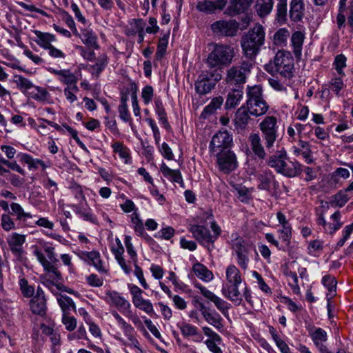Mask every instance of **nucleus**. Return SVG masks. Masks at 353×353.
Wrapping results in <instances>:
<instances>
[{"label":"nucleus","mask_w":353,"mask_h":353,"mask_svg":"<svg viewBox=\"0 0 353 353\" xmlns=\"http://www.w3.org/2000/svg\"><path fill=\"white\" fill-rule=\"evenodd\" d=\"M192 272L201 281L209 283L214 279V274L205 265L196 261L192 265Z\"/></svg>","instance_id":"obj_32"},{"label":"nucleus","mask_w":353,"mask_h":353,"mask_svg":"<svg viewBox=\"0 0 353 353\" xmlns=\"http://www.w3.org/2000/svg\"><path fill=\"white\" fill-rule=\"evenodd\" d=\"M28 95L40 102H48L50 97V93L46 89L35 85L28 92Z\"/></svg>","instance_id":"obj_44"},{"label":"nucleus","mask_w":353,"mask_h":353,"mask_svg":"<svg viewBox=\"0 0 353 353\" xmlns=\"http://www.w3.org/2000/svg\"><path fill=\"white\" fill-rule=\"evenodd\" d=\"M225 5V0L204 1L199 2L196 8L201 12H212L216 10H222Z\"/></svg>","instance_id":"obj_36"},{"label":"nucleus","mask_w":353,"mask_h":353,"mask_svg":"<svg viewBox=\"0 0 353 353\" xmlns=\"http://www.w3.org/2000/svg\"><path fill=\"white\" fill-rule=\"evenodd\" d=\"M268 165L277 172L288 177L297 176L302 171L301 165L296 161L290 160L285 150L278 151L270 157Z\"/></svg>","instance_id":"obj_5"},{"label":"nucleus","mask_w":353,"mask_h":353,"mask_svg":"<svg viewBox=\"0 0 353 353\" xmlns=\"http://www.w3.org/2000/svg\"><path fill=\"white\" fill-rule=\"evenodd\" d=\"M119 112L121 119L124 122L131 121V116L126 103V98L123 97L121 99V103L119 106Z\"/></svg>","instance_id":"obj_63"},{"label":"nucleus","mask_w":353,"mask_h":353,"mask_svg":"<svg viewBox=\"0 0 353 353\" xmlns=\"http://www.w3.org/2000/svg\"><path fill=\"white\" fill-rule=\"evenodd\" d=\"M81 39L82 42L88 47H92L94 49L99 48V46L97 43V37L91 30H83L82 31Z\"/></svg>","instance_id":"obj_48"},{"label":"nucleus","mask_w":353,"mask_h":353,"mask_svg":"<svg viewBox=\"0 0 353 353\" xmlns=\"http://www.w3.org/2000/svg\"><path fill=\"white\" fill-rule=\"evenodd\" d=\"M275 71L284 77H290L293 69V59L290 52L279 50L274 57Z\"/></svg>","instance_id":"obj_13"},{"label":"nucleus","mask_w":353,"mask_h":353,"mask_svg":"<svg viewBox=\"0 0 353 353\" xmlns=\"http://www.w3.org/2000/svg\"><path fill=\"white\" fill-rule=\"evenodd\" d=\"M124 244L126 248L128 254L129 255L130 260V264L132 263L138 262V256L137 251L132 243V238L130 235H125L124 236Z\"/></svg>","instance_id":"obj_53"},{"label":"nucleus","mask_w":353,"mask_h":353,"mask_svg":"<svg viewBox=\"0 0 353 353\" xmlns=\"http://www.w3.org/2000/svg\"><path fill=\"white\" fill-rule=\"evenodd\" d=\"M160 171L163 176L170 181L179 183L181 185H183V177L179 170H172L163 162L160 165Z\"/></svg>","instance_id":"obj_35"},{"label":"nucleus","mask_w":353,"mask_h":353,"mask_svg":"<svg viewBox=\"0 0 353 353\" xmlns=\"http://www.w3.org/2000/svg\"><path fill=\"white\" fill-rule=\"evenodd\" d=\"M111 148L114 154L125 164L130 165L132 163V157L130 149L121 141L112 143Z\"/></svg>","instance_id":"obj_27"},{"label":"nucleus","mask_w":353,"mask_h":353,"mask_svg":"<svg viewBox=\"0 0 353 353\" xmlns=\"http://www.w3.org/2000/svg\"><path fill=\"white\" fill-rule=\"evenodd\" d=\"M230 243L233 255L236 256V263L243 270H246L248 268L249 254L252 250V245L237 233L232 234Z\"/></svg>","instance_id":"obj_8"},{"label":"nucleus","mask_w":353,"mask_h":353,"mask_svg":"<svg viewBox=\"0 0 353 353\" xmlns=\"http://www.w3.org/2000/svg\"><path fill=\"white\" fill-rule=\"evenodd\" d=\"M103 299L110 305L117 307L126 317L130 316L131 304L120 292L108 290Z\"/></svg>","instance_id":"obj_11"},{"label":"nucleus","mask_w":353,"mask_h":353,"mask_svg":"<svg viewBox=\"0 0 353 353\" xmlns=\"http://www.w3.org/2000/svg\"><path fill=\"white\" fill-rule=\"evenodd\" d=\"M248 72L246 67L242 65L232 67L228 71L226 81L230 83H243Z\"/></svg>","instance_id":"obj_29"},{"label":"nucleus","mask_w":353,"mask_h":353,"mask_svg":"<svg viewBox=\"0 0 353 353\" xmlns=\"http://www.w3.org/2000/svg\"><path fill=\"white\" fill-rule=\"evenodd\" d=\"M323 249V241L316 239L309 242L307 246L308 254L313 256H319Z\"/></svg>","instance_id":"obj_60"},{"label":"nucleus","mask_w":353,"mask_h":353,"mask_svg":"<svg viewBox=\"0 0 353 353\" xmlns=\"http://www.w3.org/2000/svg\"><path fill=\"white\" fill-rule=\"evenodd\" d=\"M111 314L115 319L116 325L111 326L110 335L121 345L142 352L135 329L118 312L113 310Z\"/></svg>","instance_id":"obj_3"},{"label":"nucleus","mask_w":353,"mask_h":353,"mask_svg":"<svg viewBox=\"0 0 353 353\" xmlns=\"http://www.w3.org/2000/svg\"><path fill=\"white\" fill-rule=\"evenodd\" d=\"M57 299L61 308L63 314H68L71 310H75V304L70 297L66 295L59 294Z\"/></svg>","instance_id":"obj_47"},{"label":"nucleus","mask_w":353,"mask_h":353,"mask_svg":"<svg viewBox=\"0 0 353 353\" xmlns=\"http://www.w3.org/2000/svg\"><path fill=\"white\" fill-rule=\"evenodd\" d=\"M243 276L240 270L234 264H230L225 268V283L221 288L223 296L230 301L235 305H241L243 299L250 304H252L251 289L245 283L243 292L239 286L243 281Z\"/></svg>","instance_id":"obj_2"},{"label":"nucleus","mask_w":353,"mask_h":353,"mask_svg":"<svg viewBox=\"0 0 353 353\" xmlns=\"http://www.w3.org/2000/svg\"><path fill=\"white\" fill-rule=\"evenodd\" d=\"M232 145V137L227 131H220L211 140L210 149L213 154L229 150Z\"/></svg>","instance_id":"obj_14"},{"label":"nucleus","mask_w":353,"mask_h":353,"mask_svg":"<svg viewBox=\"0 0 353 353\" xmlns=\"http://www.w3.org/2000/svg\"><path fill=\"white\" fill-rule=\"evenodd\" d=\"M39 243L43 247L45 254L37 245H32L31 250L37 261L42 265L46 273L41 276V279L44 285H46L53 294H57L60 290L59 285L56 284L54 281L60 279L61 273L56 267L57 261L54 248L51 243L40 240Z\"/></svg>","instance_id":"obj_1"},{"label":"nucleus","mask_w":353,"mask_h":353,"mask_svg":"<svg viewBox=\"0 0 353 353\" xmlns=\"http://www.w3.org/2000/svg\"><path fill=\"white\" fill-rule=\"evenodd\" d=\"M249 140L252 150L260 159H264L265 157V152L261 144V140L258 134H252Z\"/></svg>","instance_id":"obj_43"},{"label":"nucleus","mask_w":353,"mask_h":353,"mask_svg":"<svg viewBox=\"0 0 353 353\" xmlns=\"http://www.w3.org/2000/svg\"><path fill=\"white\" fill-rule=\"evenodd\" d=\"M14 78L17 87L23 92L28 94V90L34 86L31 81L21 75H15Z\"/></svg>","instance_id":"obj_61"},{"label":"nucleus","mask_w":353,"mask_h":353,"mask_svg":"<svg viewBox=\"0 0 353 353\" xmlns=\"http://www.w3.org/2000/svg\"><path fill=\"white\" fill-rule=\"evenodd\" d=\"M265 32L260 25H255L241 39V46L245 56L250 59L254 58L260 52L265 43Z\"/></svg>","instance_id":"obj_4"},{"label":"nucleus","mask_w":353,"mask_h":353,"mask_svg":"<svg viewBox=\"0 0 353 353\" xmlns=\"http://www.w3.org/2000/svg\"><path fill=\"white\" fill-rule=\"evenodd\" d=\"M131 227L138 236H143L145 234L144 224L141 219L139 211L130 216Z\"/></svg>","instance_id":"obj_45"},{"label":"nucleus","mask_w":353,"mask_h":353,"mask_svg":"<svg viewBox=\"0 0 353 353\" xmlns=\"http://www.w3.org/2000/svg\"><path fill=\"white\" fill-rule=\"evenodd\" d=\"M170 33L168 32L163 35L159 41L156 57L157 59H161L165 53L167 46L168 44Z\"/></svg>","instance_id":"obj_62"},{"label":"nucleus","mask_w":353,"mask_h":353,"mask_svg":"<svg viewBox=\"0 0 353 353\" xmlns=\"http://www.w3.org/2000/svg\"><path fill=\"white\" fill-rule=\"evenodd\" d=\"M246 107L251 116L261 117L269 110V105L263 96V90L260 85L248 87Z\"/></svg>","instance_id":"obj_6"},{"label":"nucleus","mask_w":353,"mask_h":353,"mask_svg":"<svg viewBox=\"0 0 353 353\" xmlns=\"http://www.w3.org/2000/svg\"><path fill=\"white\" fill-rule=\"evenodd\" d=\"M305 37V32L301 30L295 31L292 34L291 43L293 48V52L297 59H299L302 54V47Z\"/></svg>","instance_id":"obj_34"},{"label":"nucleus","mask_w":353,"mask_h":353,"mask_svg":"<svg viewBox=\"0 0 353 353\" xmlns=\"http://www.w3.org/2000/svg\"><path fill=\"white\" fill-rule=\"evenodd\" d=\"M239 28V23L234 19L219 20L211 25L214 34L225 37H234Z\"/></svg>","instance_id":"obj_15"},{"label":"nucleus","mask_w":353,"mask_h":353,"mask_svg":"<svg viewBox=\"0 0 353 353\" xmlns=\"http://www.w3.org/2000/svg\"><path fill=\"white\" fill-rule=\"evenodd\" d=\"M201 314L207 323L218 330L223 328V319L216 311H210L202 306Z\"/></svg>","instance_id":"obj_31"},{"label":"nucleus","mask_w":353,"mask_h":353,"mask_svg":"<svg viewBox=\"0 0 353 353\" xmlns=\"http://www.w3.org/2000/svg\"><path fill=\"white\" fill-rule=\"evenodd\" d=\"M259 184L258 188L263 190H268L274 183V177L270 170H261L256 175Z\"/></svg>","instance_id":"obj_33"},{"label":"nucleus","mask_w":353,"mask_h":353,"mask_svg":"<svg viewBox=\"0 0 353 353\" xmlns=\"http://www.w3.org/2000/svg\"><path fill=\"white\" fill-rule=\"evenodd\" d=\"M52 72L57 76L58 80L68 85H77V78L68 70H52Z\"/></svg>","instance_id":"obj_39"},{"label":"nucleus","mask_w":353,"mask_h":353,"mask_svg":"<svg viewBox=\"0 0 353 353\" xmlns=\"http://www.w3.org/2000/svg\"><path fill=\"white\" fill-rule=\"evenodd\" d=\"M243 94L241 89H234L229 92L225 102V108L231 109L236 107L243 99Z\"/></svg>","instance_id":"obj_46"},{"label":"nucleus","mask_w":353,"mask_h":353,"mask_svg":"<svg viewBox=\"0 0 353 353\" xmlns=\"http://www.w3.org/2000/svg\"><path fill=\"white\" fill-rule=\"evenodd\" d=\"M203 334L208 337L204 341L208 350L212 353H223L220 345L222 344L221 337L210 327L204 326L202 327Z\"/></svg>","instance_id":"obj_21"},{"label":"nucleus","mask_w":353,"mask_h":353,"mask_svg":"<svg viewBox=\"0 0 353 353\" xmlns=\"http://www.w3.org/2000/svg\"><path fill=\"white\" fill-rule=\"evenodd\" d=\"M234 57V50L231 46L217 43L209 54L207 63L211 68H222L230 65Z\"/></svg>","instance_id":"obj_7"},{"label":"nucleus","mask_w":353,"mask_h":353,"mask_svg":"<svg viewBox=\"0 0 353 353\" xmlns=\"http://www.w3.org/2000/svg\"><path fill=\"white\" fill-rule=\"evenodd\" d=\"M177 327L180 330L181 334L184 337H192L193 341L196 343H201L203 340L202 334L200 333L199 329L195 325L181 321L177 323Z\"/></svg>","instance_id":"obj_23"},{"label":"nucleus","mask_w":353,"mask_h":353,"mask_svg":"<svg viewBox=\"0 0 353 353\" xmlns=\"http://www.w3.org/2000/svg\"><path fill=\"white\" fill-rule=\"evenodd\" d=\"M259 129L262 132L267 148H271L277 138V119L274 116H268L259 123Z\"/></svg>","instance_id":"obj_10"},{"label":"nucleus","mask_w":353,"mask_h":353,"mask_svg":"<svg viewBox=\"0 0 353 353\" xmlns=\"http://www.w3.org/2000/svg\"><path fill=\"white\" fill-rule=\"evenodd\" d=\"M12 214L17 216V220L26 221L28 219H32L33 216L24 211L22 206L17 203H12L10 205Z\"/></svg>","instance_id":"obj_52"},{"label":"nucleus","mask_w":353,"mask_h":353,"mask_svg":"<svg viewBox=\"0 0 353 353\" xmlns=\"http://www.w3.org/2000/svg\"><path fill=\"white\" fill-rule=\"evenodd\" d=\"M196 288L199 290L201 294L208 300L212 302L216 307L223 314L224 316H228V311L231 307V305L216 296L214 292L207 289L205 287L199 283L194 284Z\"/></svg>","instance_id":"obj_17"},{"label":"nucleus","mask_w":353,"mask_h":353,"mask_svg":"<svg viewBox=\"0 0 353 353\" xmlns=\"http://www.w3.org/2000/svg\"><path fill=\"white\" fill-rule=\"evenodd\" d=\"M77 254L81 260L85 261L89 265H93L98 272L103 273H106L108 272L106 267L101 259V255L99 252L95 250L90 252L81 250L79 251Z\"/></svg>","instance_id":"obj_20"},{"label":"nucleus","mask_w":353,"mask_h":353,"mask_svg":"<svg viewBox=\"0 0 353 353\" xmlns=\"http://www.w3.org/2000/svg\"><path fill=\"white\" fill-rule=\"evenodd\" d=\"M310 337L315 345L325 343L327 339L326 332L320 327H314L309 331Z\"/></svg>","instance_id":"obj_49"},{"label":"nucleus","mask_w":353,"mask_h":353,"mask_svg":"<svg viewBox=\"0 0 353 353\" xmlns=\"http://www.w3.org/2000/svg\"><path fill=\"white\" fill-rule=\"evenodd\" d=\"M287 0H279L276 6V20L279 24L285 23L287 16Z\"/></svg>","instance_id":"obj_58"},{"label":"nucleus","mask_w":353,"mask_h":353,"mask_svg":"<svg viewBox=\"0 0 353 353\" xmlns=\"http://www.w3.org/2000/svg\"><path fill=\"white\" fill-rule=\"evenodd\" d=\"M18 157L21 162L28 165L30 170H36L39 167H41L43 170L47 168L43 161L39 159H34L32 156L26 153L20 152L18 154Z\"/></svg>","instance_id":"obj_38"},{"label":"nucleus","mask_w":353,"mask_h":353,"mask_svg":"<svg viewBox=\"0 0 353 353\" xmlns=\"http://www.w3.org/2000/svg\"><path fill=\"white\" fill-rule=\"evenodd\" d=\"M341 214L339 211H336L332 214L330 219L334 221V223H328L327 230L331 234L341 228L343 223L341 221Z\"/></svg>","instance_id":"obj_59"},{"label":"nucleus","mask_w":353,"mask_h":353,"mask_svg":"<svg viewBox=\"0 0 353 353\" xmlns=\"http://www.w3.org/2000/svg\"><path fill=\"white\" fill-rule=\"evenodd\" d=\"M141 99L145 105L150 103L154 96V88L151 85H145L141 90Z\"/></svg>","instance_id":"obj_64"},{"label":"nucleus","mask_w":353,"mask_h":353,"mask_svg":"<svg viewBox=\"0 0 353 353\" xmlns=\"http://www.w3.org/2000/svg\"><path fill=\"white\" fill-rule=\"evenodd\" d=\"M353 15V0H340L339 3V12L336 16V23L339 28L344 26L346 16L352 19Z\"/></svg>","instance_id":"obj_26"},{"label":"nucleus","mask_w":353,"mask_h":353,"mask_svg":"<svg viewBox=\"0 0 353 353\" xmlns=\"http://www.w3.org/2000/svg\"><path fill=\"white\" fill-rule=\"evenodd\" d=\"M221 79L220 73L214 74L208 71H203L195 82V88L200 94H205L211 91L215 83Z\"/></svg>","instance_id":"obj_12"},{"label":"nucleus","mask_w":353,"mask_h":353,"mask_svg":"<svg viewBox=\"0 0 353 353\" xmlns=\"http://www.w3.org/2000/svg\"><path fill=\"white\" fill-rule=\"evenodd\" d=\"M72 210L74 213L83 221L92 223H97V217L94 214L92 210L88 205L87 201L73 205Z\"/></svg>","instance_id":"obj_25"},{"label":"nucleus","mask_w":353,"mask_h":353,"mask_svg":"<svg viewBox=\"0 0 353 353\" xmlns=\"http://www.w3.org/2000/svg\"><path fill=\"white\" fill-rule=\"evenodd\" d=\"M304 3L302 0H292L290 2V17L294 21H300L303 15Z\"/></svg>","instance_id":"obj_42"},{"label":"nucleus","mask_w":353,"mask_h":353,"mask_svg":"<svg viewBox=\"0 0 353 353\" xmlns=\"http://www.w3.org/2000/svg\"><path fill=\"white\" fill-rule=\"evenodd\" d=\"M26 241V236L16 232L12 233L7 238V242L12 252L17 256H21L23 253L22 245Z\"/></svg>","instance_id":"obj_28"},{"label":"nucleus","mask_w":353,"mask_h":353,"mask_svg":"<svg viewBox=\"0 0 353 353\" xmlns=\"http://www.w3.org/2000/svg\"><path fill=\"white\" fill-rule=\"evenodd\" d=\"M250 115L248 111V108L241 106L235 115V125L241 129H245L250 121Z\"/></svg>","instance_id":"obj_41"},{"label":"nucleus","mask_w":353,"mask_h":353,"mask_svg":"<svg viewBox=\"0 0 353 353\" xmlns=\"http://www.w3.org/2000/svg\"><path fill=\"white\" fill-rule=\"evenodd\" d=\"M304 129L305 125L299 123H295L289 125L287 129L289 141L291 142L295 141L297 134H301Z\"/></svg>","instance_id":"obj_57"},{"label":"nucleus","mask_w":353,"mask_h":353,"mask_svg":"<svg viewBox=\"0 0 353 353\" xmlns=\"http://www.w3.org/2000/svg\"><path fill=\"white\" fill-rule=\"evenodd\" d=\"M189 231L192 233L193 237L203 246L208 250L214 248V241L210 230L201 225H192Z\"/></svg>","instance_id":"obj_16"},{"label":"nucleus","mask_w":353,"mask_h":353,"mask_svg":"<svg viewBox=\"0 0 353 353\" xmlns=\"http://www.w3.org/2000/svg\"><path fill=\"white\" fill-rule=\"evenodd\" d=\"M110 250L123 272L130 274L132 271L130 261H127L124 258V247L118 237L115 238V243L110 245Z\"/></svg>","instance_id":"obj_18"},{"label":"nucleus","mask_w":353,"mask_h":353,"mask_svg":"<svg viewBox=\"0 0 353 353\" xmlns=\"http://www.w3.org/2000/svg\"><path fill=\"white\" fill-rule=\"evenodd\" d=\"M351 199V196L345 190L340 191L333 196V200L331 201V205L334 207L341 208Z\"/></svg>","instance_id":"obj_56"},{"label":"nucleus","mask_w":353,"mask_h":353,"mask_svg":"<svg viewBox=\"0 0 353 353\" xmlns=\"http://www.w3.org/2000/svg\"><path fill=\"white\" fill-rule=\"evenodd\" d=\"M32 32L36 36L34 42L44 50H47L52 46V43L56 41L55 35L49 32H43L40 30H34Z\"/></svg>","instance_id":"obj_30"},{"label":"nucleus","mask_w":353,"mask_h":353,"mask_svg":"<svg viewBox=\"0 0 353 353\" xmlns=\"http://www.w3.org/2000/svg\"><path fill=\"white\" fill-rule=\"evenodd\" d=\"M254 0H231L230 5L226 12L230 15H234L246 10L253 3Z\"/></svg>","instance_id":"obj_37"},{"label":"nucleus","mask_w":353,"mask_h":353,"mask_svg":"<svg viewBox=\"0 0 353 353\" xmlns=\"http://www.w3.org/2000/svg\"><path fill=\"white\" fill-rule=\"evenodd\" d=\"M31 311L36 314L44 315L46 311V299L44 292L38 288L36 295L33 296L30 303Z\"/></svg>","instance_id":"obj_24"},{"label":"nucleus","mask_w":353,"mask_h":353,"mask_svg":"<svg viewBox=\"0 0 353 353\" xmlns=\"http://www.w3.org/2000/svg\"><path fill=\"white\" fill-rule=\"evenodd\" d=\"M290 152L296 157H301L307 164L312 163L314 161L310 145L306 141L299 139L297 145L292 146Z\"/></svg>","instance_id":"obj_22"},{"label":"nucleus","mask_w":353,"mask_h":353,"mask_svg":"<svg viewBox=\"0 0 353 353\" xmlns=\"http://www.w3.org/2000/svg\"><path fill=\"white\" fill-rule=\"evenodd\" d=\"M323 285L327 289L328 292L326 294L327 301V307L330 305L331 299L334 296L336 288V281L331 275H325L322 279Z\"/></svg>","instance_id":"obj_40"},{"label":"nucleus","mask_w":353,"mask_h":353,"mask_svg":"<svg viewBox=\"0 0 353 353\" xmlns=\"http://www.w3.org/2000/svg\"><path fill=\"white\" fill-rule=\"evenodd\" d=\"M220 170L225 173L233 171L237 166L236 155L230 150L215 154Z\"/></svg>","instance_id":"obj_19"},{"label":"nucleus","mask_w":353,"mask_h":353,"mask_svg":"<svg viewBox=\"0 0 353 353\" xmlns=\"http://www.w3.org/2000/svg\"><path fill=\"white\" fill-rule=\"evenodd\" d=\"M258 14L263 17L270 13L273 7L272 0H259L256 6Z\"/></svg>","instance_id":"obj_55"},{"label":"nucleus","mask_w":353,"mask_h":353,"mask_svg":"<svg viewBox=\"0 0 353 353\" xmlns=\"http://www.w3.org/2000/svg\"><path fill=\"white\" fill-rule=\"evenodd\" d=\"M108 63V58L105 54L99 56L94 64L89 66L92 70V74L99 75L107 66Z\"/></svg>","instance_id":"obj_50"},{"label":"nucleus","mask_w":353,"mask_h":353,"mask_svg":"<svg viewBox=\"0 0 353 353\" xmlns=\"http://www.w3.org/2000/svg\"><path fill=\"white\" fill-rule=\"evenodd\" d=\"M223 103V99L221 97L214 98L211 102L204 108L202 112V116L207 117L208 115L214 112L217 109L220 108Z\"/></svg>","instance_id":"obj_54"},{"label":"nucleus","mask_w":353,"mask_h":353,"mask_svg":"<svg viewBox=\"0 0 353 353\" xmlns=\"http://www.w3.org/2000/svg\"><path fill=\"white\" fill-rule=\"evenodd\" d=\"M290 32L285 28L279 29L273 36V43L277 46H283L287 43Z\"/></svg>","instance_id":"obj_51"},{"label":"nucleus","mask_w":353,"mask_h":353,"mask_svg":"<svg viewBox=\"0 0 353 353\" xmlns=\"http://www.w3.org/2000/svg\"><path fill=\"white\" fill-rule=\"evenodd\" d=\"M127 287L134 307L144 312L149 316H152L154 314L153 304L150 300L143 297L144 291L133 283H128Z\"/></svg>","instance_id":"obj_9"}]
</instances>
